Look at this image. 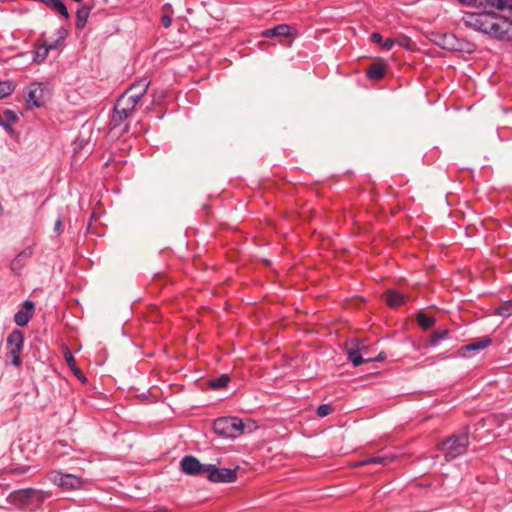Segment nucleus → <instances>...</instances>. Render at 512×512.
I'll list each match as a JSON object with an SVG mask.
<instances>
[{
    "instance_id": "nucleus-27",
    "label": "nucleus",
    "mask_w": 512,
    "mask_h": 512,
    "mask_svg": "<svg viewBox=\"0 0 512 512\" xmlns=\"http://www.w3.org/2000/svg\"><path fill=\"white\" fill-rule=\"evenodd\" d=\"M15 90V85L11 81L0 82V99L11 95Z\"/></svg>"
},
{
    "instance_id": "nucleus-24",
    "label": "nucleus",
    "mask_w": 512,
    "mask_h": 512,
    "mask_svg": "<svg viewBox=\"0 0 512 512\" xmlns=\"http://www.w3.org/2000/svg\"><path fill=\"white\" fill-rule=\"evenodd\" d=\"M49 7L65 19L70 17L68 9L62 0H52Z\"/></svg>"
},
{
    "instance_id": "nucleus-5",
    "label": "nucleus",
    "mask_w": 512,
    "mask_h": 512,
    "mask_svg": "<svg viewBox=\"0 0 512 512\" xmlns=\"http://www.w3.org/2000/svg\"><path fill=\"white\" fill-rule=\"evenodd\" d=\"M67 37V31L64 28H60L57 30V39L55 41H47L43 40L41 44L37 43L35 45V52L33 61L36 63H42L48 56L49 51L57 49L61 43Z\"/></svg>"
},
{
    "instance_id": "nucleus-28",
    "label": "nucleus",
    "mask_w": 512,
    "mask_h": 512,
    "mask_svg": "<svg viewBox=\"0 0 512 512\" xmlns=\"http://www.w3.org/2000/svg\"><path fill=\"white\" fill-rule=\"evenodd\" d=\"M417 321H418V324L424 329H428V328L432 327L435 323V320L433 317H431L427 314H424V313L418 314Z\"/></svg>"
},
{
    "instance_id": "nucleus-6",
    "label": "nucleus",
    "mask_w": 512,
    "mask_h": 512,
    "mask_svg": "<svg viewBox=\"0 0 512 512\" xmlns=\"http://www.w3.org/2000/svg\"><path fill=\"white\" fill-rule=\"evenodd\" d=\"M493 15L494 12L492 11H484L481 13H466L463 16V22L465 26L485 34L489 28V24Z\"/></svg>"
},
{
    "instance_id": "nucleus-8",
    "label": "nucleus",
    "mask_w": 512,
    "mask_h": 512,
    "mask_svg": "<svg viewBox=\"0 0 512 512\" xmlns=\"http://www.w3.org/2000/svg\"><path fill=\"white\" fill-rule=\"evenodd\" d=\"M49 480L59 487L65 489L79 488L82 483L80 478L73 474H63L56 471L49 474Z\"/></svg>"
},
{
    "instance_id": "nucleus-12",
    "label": "nucleus",
    "mask_w": 512,
    "mask_h": 512,
    "mask_svg": "<svg viewBox=\"0 0 512 512\" xmlns=\"http://www.w3.org/2000/svg\"><path fill=\"white\" fill-rule=\"evenodd\" d=\"M6 501L17 508H24L29 506V488L13 491L7 496Z\"/></svg>"
},
{
    "instance_id": "nucleus-4",
    "label": "nucleus",
    "mask_w": 512,
    "mask_h": 512,
    "mask_svg": "<svg viewBox=\"0 0 512 512\" xmlns=\"http://www.w3.org/2000/svg\"><path fill=\"white\" fill-rule=\"evenodd\" d=\"M487 35L500 39V40H511L512 39V22L505 17H501L494 13L492 20L487 29Z\"/></svg>"
},
{
    "instance_id": "nucleus-31",
    "label": "nucleus",
    "mask_w": 512,
    "mask_h": 512,
    "mask_svg": "<svg viewBox=\"0 0 512 512\" xmlns=\"http://www.w3.org/2000/svg\"><path fill=\"white\" fill-rule=\"evenodd\" d=\"M453 41H454L453 35L444 34L441 37V41L437 42V44L444 49H454Z\"/></svg>"
},
{
    "instance_id": "nucleus-37",
    "label": "nucleus",
    "mask_w": 512,
    "mask_h": 512,
    "mask_svg": "<svg viewBox=\"0 0 512 512\" xmlns=\"http://www.w3.org/2000/svg\"><path fill=\"white\" fill-rule=\"evenodd\" d=\"M382 40H383V38H382V36L379 33H373L371 35V41L373 43H377V44H381L382 45Z\"/></svg>"
},
{
    "instance_id": "nucleus-21",
    "label": "nucleus",
    "mask_w": 512,
    "mask_h": 512,
    "mask_svg": "<svg viewBox=\"0 0 512 512\" xmlns=\"http://www.w3.org/2000/svg\"><path fill=\"white\" fill-rule=\"evenodd\" d=\"M385 301L389 307H398L404 303L405 297L396 291H388L385 295Z\"/></svg>"
},
{
    "instance_id": "nucleus-36",
    "label": "nucleus",
    "mask_w": 512,
    "mask_h": 512,
    "mask_svg": "<svg viewBox=\"0 0 512 512\" xmlns=\"http://www.w3.org/2000/svg\"><path fill=\"white\" fill-rule=\"evenodd\" d=\"M394 39L392 38H387L383 43H382V47L386 50H390L393 45H394Z\"/></svg>"
},
{
    "instance_id": "nucleus-10",
    "label": "nucleus",
    "mask_w": 512,
    "mask_h": 512,
    "mask_svg": "<svg viewBox=\"0 0 512 512\" xmlns=\"http://www.w3.org/2000/svg\"><path fill=\"white\" fill-rule=\"evenodd\" d=\"M363 349V345L358 340H351L346 344V351L348 354L349 361L354 366H359L363 363L371 361V359H364L360 353Z\"/></svg>"
},
{
    "instance_id": "nucleus-3",
    "label": "nucleus",
    "mask_w": 512,
    "mask_h": 512,
    "mask_svg": "<svg viewBox=\"0 0 512 512\" xmlns=\"http://www.w3.org/2000/svg\"><path fill=\"white\" fill-rule=\"evenodd\" d=\"M213 430L222 437L235 438L245 431V424L238 417H221L214 421Z\"/></svg>"
},
{
    "instance_id": "nucleus-39",
    "label": "nucleus",
    "mask_w": 512,
    "mask_h": 512,
    "mask_svg": "<svg viewBox=\"0 0 512 512\" xmlns=\"http://www.w3.org/2000/svg\"><path fill=\"white\" fill-rule=\"evenodd\" d=\"M61 228H62V220L60 218H58L55 222L54 230L57 232H60Z\"/></svg>"
},
{
    "instance_id": "nucleus-16",
    "label": "nucleus",
    "mask_w": 512,
    "mask_h": 512,
    "mask_svg": "<svg viewBox=\"0 0 512 512\" xmlns=\"http://www.w3.org/2000/svg\"><path fill=\"white\" fill-rule=\"evenodd\" d=\"M30 494V505L40 506L46 499L51 497V493L49 491L38 490L29 488Z\"/></svg>"
},
{
    "instance_id": "nucleus-34",
    "label": "nucleus",
    "mask_w": 512,
    "mask_h": 512,
    "mask_svg": "<svg viewBox=\"0 0 512 512\" xmlns=\"http://www.w3.org/2000/svg\"><path fill=\"white\" fill-rule=\"evenodd\" d=\"M497 313L501 316L508 317L512 314V300L505 303L504 306L497 310Z\"/></svg>"
},
{
    "instance_id": "nucleus-42",
    "label": "nucleus",
    "mask_w": 512,
    "mask_h": 512,
    "mask_svg": "<svg viewBox=\"0 0 512 512\" xmlns=\"http://www.w3.org/2000/svg\"><path fill=\"white\" fill-rule=\"evenodd\" d=\"M128 130H129V126H128V124H125L122 129V132H127Z\"/></svg>"
},
{
    "instance_id": "nucleus-2",
    "label": "nucleus",
    "mask_w": 512,
    "mask_h": 512,
    "mask_svg": "<svg viewBox=\"0 0 512 512\" xmlns=\"http://www.w3.org/2000/svg\"><path fill=\"white\" fill-rule=\"evenodd\" d=\"M469 446L468 432L451 435L442 442L440 449L446 461H451L464 454Z\"/></svg>"
},
{
    "instance_id": "nucleus-14",
    "label": "nucleus",
    "mask_w": 512,
    "mask_h": 512,
    "mask_svg": "<svg viewBox=\"0 0 512 512\" xmlns=\"http://www.w3.org/2000/svg\"><path fill=\"white\" fill-rule=\"evenodd\" d=\"M478 2L485 9H490L489 11L492 9L512 11V0H478Z\"/></svg>"
},
{
    "instance_id": "nucleus-30",
    "label": "nucleus",
    "mask_w": 512,
    "mask_h": 512,
    "mask_svg": "<svg viewBox=\"0 0 512 512\" xmlns=\"http://www.w3.org/2000/svg\"><path fill=\"white\" fill-rule=\"evenodd\" d=\"M22 349H8L7 356L11 360V364L16 367L21 365L20 353Z\"/></svg>"
},
{
    "instance_id": "nucleus-1",
    "label": "nucleus",
    "mask_w": 512,
    "mask_h": 512,
    "mask_svg": "<svg viewBox=\"0 0 512 512\" xmlns=\"http://www.w3.org/2000/svg\"><path fill=\"white\" fill-rule=\"evenodd\" d=\"M150 80L142 78L134 82L116 101L109 125L110 129L120 128L133 114L137 104L146 94Z\"/></svg>"
},
{
    "instance_id": "nucleus-13",
    "label": "nucleus",
    "mask_w": 512,
    "mask_h": 512,
    "mask_svg": "<svg viewBox=\"0 0 512 512\" xmlns=\"http://www.w3.org/2000/svg\"><path fill=\"white\" fill-rule=\"evenodd\" d=\"M34 309V303L30 300H26L23 303V309L19 310L15 316L14 321L16 325L20 327H24L28 324L30 319L32 318V311Z\"/></svg>"
},
{
    "instance_id": "nucleus-17",
    "label": "nucleus",
    "mask_w": 512,
    "mask_h": 512,
    "mask_svg": "<svg viewBox=\"0 0 512 512\" xmlns=\"http://www.w3.org/2000/svg\"><path fill=\"white\" fill-rule=\"evenodd\" d=\"M7 349H22L24 337L21 331L14 330L7 337Z\"/></svg>"
},
{
    "instance_id": "nucleus-18",
    "label": "nucleus",
    "mask_w": 512,
    "mask_h": 512,
    "mask_svg": "<svg viewBox=\"0 0 512 512\" xmlns=\"http://www.w3.org/2000/svg\"><path fill=\"white\" fill-rule=\"evenodd\" d=\"M91 12V7L84 5L80 7L76 12V23L75 26L77 29H83L88 21L89 15Z\"/></svg>"
},
{
    "instance_id": "nucleus-41",
    "label": "nucleus",
    "mask_w": 512,
    "mask_h": 512,
    "mask_svg": "<svg viewBox=\"0 0 512 512\" xmlns=\"http://www.w3.org/2000/svg\"><path fill=\"white\" fill-rule=\"evenodd\" d=\"M0 126H2L7 131L11 130V127L8 124L4 123L1 116H0Z\"/></svg>"
},
{
    "instance_id": "nucleus-45",
    "label": "nucleus",
    "mask_w": 512,
    "mask_h": 512,
    "mask_svg": "<svg viewBox=\"0 0 512 512\" xmlns=\"http://www.w3.org/2000/svg\"><path fill=\"white\" fill-rule=\"evenodd\" d=\"M399 44H400L401 46H404L405 41L399 42Z\"/></svg>"
},
{
    "instance_id": "nucleus-23",
    "label": "nucleus",
    "mask_w": 512,
    "mask_h": 512,
    "mask_svg": "<svg viewBox=\"0 0 512 512\" xmlns=\"http://www.w3.org/2000/svg\"><path fill=\"white\" fill-rule=\"evenodd\" d=\"M394 460V456L392 455H384V456H375L368 458L364 461L358 463V465H368V464H379V465H387L388 463Z\"/></svg>"
},
{
    "instance_id": "nucleus-15",
    "label": "nucleus",
    "mask_w": 512,
    "mask_h": 512,
    "mask_svg": "<svg viewBox=\"0 0 512 512\" xmlns=\"http://www.w3.org/2000/svg\"><path fill=\"white\" fill-rule=\"evenodd\" d=\"M290 26L287 24H279L271 29L264 30L262 32V36L265 38H272V37H287L290 35Z\"/></svg>"
},
{
    "instance_id": "nucleus-44",
    "label": "nucleus",
    "mask_w": 512,
    "mask_h": 512,
    "mask_svg": "<svg viewBox=\"0 0 512 512\" xmlns=\"http://www.w3.org/2000/svg\"><path fill=\"white\" fill-rule=\"evenodd\" d=\"M377 360H383L382 354H379Z\"/></svg>"
},
{
    "instance_id": "nucleus-11",
    "label": "nucleus",
    "mask_w": 512,
    "mask_h": 512,
    "mask_svg": "<svg viewBox=\"0 0 512 512\" xmlns=\"http://www.w3.org/2000/svg\"><path fill=\"white\" fill-rule=\"evenodd\" d=\"M42 97H43V88L41 83H32L28 87V91L26 93V102L29 108H39L42 106Z\"/></svg>"
},
{
    "instance_id": "nucleus-35",
    "label": "nucleus",
    "mask_w": 512,
    "mask_h": 512,
    "mask_svg": "<svg viewBox=\"0 0 512 512\" xmlns=\"http://www.w3.org/2000/svg\"><path fill=\"white\" fill-rule=\"evenodd\" d=\"M30 470L29 466H23V467H14L9 469V473L12 475H21L25 474Z\"/></svg>"
},
{
    "instance_id": "nucleus-38",
    "label": "nucleus",
    "mask_w": 512,
    "mask_h": 512,
    "mask_svg": "<svg viewBox=\"0 0 512 512\" xmlns=\"http://www.w3.org/2000/svg\"><path fill=\"white\" fill-rule=\"evenodd\" d=\"M162 21V25L165 27V28H168L170 25H171V22H172V19L170 16L168 15H164L161 19Z\"/></svg>"
},
{
    "instance_id": "nucleus-20",
    "label": "nucleus",
    "mask_w": 512,
    "mask_h": 512,
    "mask_svg": "<svg viewBox=\"0 0 512 512\" xmlns=\"http://www.w3.org/2000/svg\"><path fill=\"white\" fill-rule=\"evenodd\" d=\"M64 359L69 366V368L72 370L73 374L80 380L85 381L86 378L83 376L81 370L77 367L75 358L72 354V352L68 349L64 352Z\"/></svg>"
},
{
    "instance_id": "nucleus-32",
    "label": "nucleus",
    "mask_w": 512,
    "mask_h": 512,
    "mask_svg": "<svg viewBox=\"0 0 512 512\" xmlns=\"http://www.w3.org/2000/svg\"><path fill=\"white\" fill-rule=\"evenodd\" d=\"M2 117V120L4 121V123L8 124L10 126L11 123H15L18 121V116L17 114L12 111V110H5L4 113H3V116Z\"/></svg>"
},
{
    "instance_id": "nucleus-9",
    "label": "nucleus",
    "mask_w": 512,
    "mask_h": 512,
    "mask_svg": "<svg viewBox=\"0 0 512 512\" xmlns=\"http://www.w3.org/2000/svg\"><path fill=\"white\" fill-rule=\"evenodd\" d=\"M181 469L188 475L206 474L207 465L201 464L194 456H185L181 460Z\"/></svg>"
},
{
    "instance_id": "nucleus-29",
    "label": "nucleus",
    "mask_w": 512,
    "mask_h": 512,
    "mask_svg": "<svg viewBox=\"0 0 512 512\" xmlns=\"http://www.w3.org/2000/svg\"><path fill=\"white\" fill-rule=\"evenodd\" d=\"M33 251H32V248L31 247H28L26 249H24L22 252H20L16 257L15 259L12 261L11 263V267L12 269L14 270L15 269V266L16 264H20L21 262H23L25 259L31 257Z\"/></svg>"
},
{
    "instance_id": "nucleus-40",
    "label": "nucleus",
    "mask_w": 512,
    "mask_h": 512,
    "mask_svg": "<svg viewBox=\"0 0 512 512\" xmlns=\"http://www.w3.org/2000/svg\"><path fill=\"white\" fill-rule=\"evenodd\" d=\"M147 512H168V510L165 507H153Z\"/></svg>"
},
{
    "instance_id": "nucleus-33",
    "label": "nucleus",
    "mask_w": 512,
    "mask_h": 512,
    "mask_svg": "<svg viewBox=\"0 0 512 512\" xmlns=\"http://www.w3.org/2000/svg\"><path fill=\"white\" fill-rule=\"evenodd\" d=\"M333 412V407L330 404H322L317 408V415L319 417H326Z\"/></svg>"
},
{
    "instance_id": "nucleus-43",
    "label": "nucleus",
    "mask_w": 512,
    "mask_h": 512,
    "mask_svg": "<svg viewBox=\"0 0 512 512\" xmlns=\"http://www.w3.org/2000/svg\"><path fill=\"white\" fill-rule=\"evenodd\" d=\"M22 265H23V262H21L20 264H16V266H15V269H14V270H16V269H18V268H21V267H22Z\"/></svg>"
},
{
    "instance_id": "nucleus-7",
    "label": "nucleus",
    "mask_w": 512,
    "mask_h": 512,
    "mask_svg": "<svg viewBox=\"0 0 512 512\" xmlns=\"http://www.w3.org/2000/svg\"><path fill=\"white\" fill-rule=\"evenodd\" d=\"M206 474L210 482L231 483L237 479V468H217L213 464H208Z\"/></svg>"
},
{
    "instance_id": "nucleus-19",
    "label": "nucleus",
    "mask_w": 512,
    "mask_h": 512,
    "mask_svg": "<svg viewBox=\"0 0 512 512\" xmlns=\"http://www.w3.org/2000/svg\"><path fill=\"white\" fill-rule=\"evenodd\" d=\"M385 73V66L382 63L374 62L367 69V76L371 80H380Z\"/></svg>"
},
{
    "instance_id": "nucleus-26",
    "label": "nucleus",
    "mask_w": 512,
    "mask_h": 512,
    "mask_svg": "<svg viewBox=\"0 0 512 512\" xmlns=\"http://www.w3.org/2000/svg\"><path fill=\"white\" fill-rule=\"evenodd\" d=\"M449 331L447 329L435 330L428 341L430 346H436L441 340L448 336Z\"/></svg>"
},
{
    "instance_id": "nucleus-22",
    "label": "nucleus",
    "mask_w": 512,
    "mask_h": 512,
    "mask_svg": "<svg viewBox=\"0 0 512 512\" xmlns=\"http://www.w3.org/2000/svg\"><path fill=\"white\" fill-rule=\"evenodd\" d=\"M491 343V340L487 337L485 338H482L480 339L479 341H476V342H472V343H469L465 346H463L461 348V350L463 351V354H465V352H470V351H478V350H482L486 347H488Z\"/></svg>"
},
{
    "instance_id": "nucleus-25",
    "label": "nucleus",
    "mask_w": 512,
    "mask_h": 512,
    "mask_svg": "<svg viewBox=\"0 0 512 512\" xmlns=\"http://www.w3.org/2000/svg\"><path fill=\"white\" fill-rule=\"evenodd\" d=\"M230 381V377L227 375V374H222L221 376L219 377H216L214 379H211L209 381V386L212 388V389H222L224 387L227 386V384L229 383Z\"/></svg>"
}]
</instances>
